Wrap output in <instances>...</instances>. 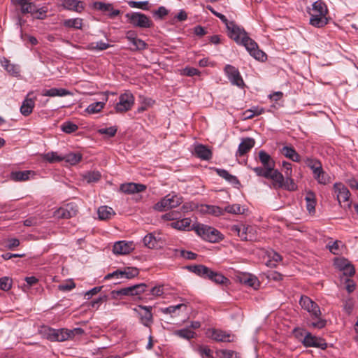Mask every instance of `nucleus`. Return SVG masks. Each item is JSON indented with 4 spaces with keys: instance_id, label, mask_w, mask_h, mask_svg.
Masks as SVG:
<instances>
[{
    "instance_id": "27",
    "label": "nucleus",
    "mask_w": 358,
    "mask_h": 358,
    "mask_svg": "<svg viewBox=\"0 0 358 358\" xmlns=\"http://www.w3.org/2000/svg\"><path fill=\"white\" fill-rule=\"evenodd\" d=\"M255 141L252 138H243L238 145L237 155L243 156L249 152L255 145Z\"/></svg>"
},
{
    "instance_id": "61",
    "label": "nucleus",
    "mask_w": 358,
    "mask_h": 358,
    "mask_svg": "<svg viewBox=\"0 0 358 358\" xmlns=\"http://www.w3.org/2000/svg\"><path fill=\"white\" fill-rule=\"evenodd\" d=\"M345 288L348 291V293H352L355 289V283L352 280H350L349 278L346 277L345 278Z\"/></svg>"
},
{
    "instance_id": "64",
    "label": "nucleus",
    "mask_w": 358,
    "mask_h": 358,
    "mask_svg": "<svg viewBox=\"0 0 358 358\" xmlns=\"http://www.w3.org/2000/svg\"><path fill=\"white\" fill-rule=\"evenodd\" d=\"M76 287L75 283L73 281L67 282L64 284H61L58 286V288L61 291H70Z\"/></svg>"
},
{
    "instance_id": "16",
    "label": "nucleus",
    "mask_w": 358,
    "mask_h": 358,
    "mask_svg": "<svg viewBox=\"0 0 358 358\" xmlns=\"http://www.w3.org/2000/svg\"><path fill=\"white\" fill-rule=\"evenodd\" d=\"M334 189L339 203L341 205L342 203H346L344 208H345V206L350 207V203L348 201L350 193L347 187L341 182H336L334 184Z\"/></svg>"
},
{
    "instance_id": "62",
    "label": "nucleus",
    "mask_w": 358,
    "mask_h": 358,
    "mask_svg": "<svg viewBox=\"0 0 358 358\" xmlns=\"http://www.w3.org/2000/svg\"><path fill=\"white\" fill-rule=\"evenodd\" d=\"M212 281L217 284H224L228 281V279L222 273L216 272V273L214 274V277Z\"/></svg>"
},
{
    "instance_id": "55",
    "label": "nucleus",
    "mask_w": 358,
    "mask_h": 358,
    "mask_svg": "<svg viewBox=\"0 0 358 358\" xmlns=\"http://www.w3.org/2000/svg\"><path fill=\"white\" fill-rule=\"evenodd\" d=\"M217 355L220 358H236V353L230 350H220L217 352Z\"/></svg>"
},
{
    "instance_id": "45",
    "label": "nucleus",
    "mask_w": 358,
    "mask_h": 358,
    "mask_svg": "<svg viewBox=\"0 0 358 358\" xmlns=\"http://www.w3.org/2000/svg\"><path fill=\"white\" fill-rule=\"evenodd\" d=\"M329 251L334 255H338L341 251V248L343 247V244L341 241H335L334 242L330 241L327 244V246Z\"/></svg>"
},
{
    "instance_id": "1",
    "label": "nucleus",
    "mask_w": 358,
    "mask_h": 358,
    "mask_svg": "<svg viewBox=\"0 0 358 358\" xmlns=\"http://www.w3.org/2000/svg\"><path fill=\"white\" fill-rule=\"evenodd\" d=\"M259 160L262 166L255 167L253 171L259 177L271 178V179H284L283 176L275 169V162L264 150L258 153Z\"/></svg>"
},
{
    "instance_id": "59",
    "label": "nucleus",
    "mask_w": 358,
    "mask_h": 358,
    "mask_svg": "<svg viewBox=\"0 0 358 358\" xmlns=\"http://www.w3.org/2000/svg\"><path fill=\"white\" fill-rule=\"evenodd\" d=\"M131 43L135 46V50H141L146 48V43L145 41L136 37L131 42Z\"/></svg>"
},
{
    "instance_id": "31",
    "label": "nucleus",
    "mask_w": 358,
    "mask_h": 358,
    "mask_svg": "<svg viewBox=\"0 0 358 358\" xmlns=\"http://www.w3.org/2000/svg\"><path fill=\"white\" fill-rule=\"evenodd\" d=\"M306 203V209L309 212L310 214H314L315 213V205H316V199L315 194L311 192H307L305 197Z\"/></svg>"
},
{
    "instance_id": "7",
    "label": "nucleus",
    "mask_w": 358,
    "mask_h": 358,
    "mask_svg": "<svg viewBox=\"0 0 358 358\" xmlns=\"http://www.w3.org/2000/svg\"><path fill=\"white\" fill-rule=\"evenodd\" d=\"M125 16L128 19L129 23L134 27L140 28H150L152 25V22L150 17L143 13L134 12L131 13H127Z\"/></svg>"
},
{
    "instance_id": "19",
    "label": "nucleus",
    "mask_w": 358,
    "mask_h": 358,
    "mask_svg": "<svg viewBox=\"0 0 358 358\" xmlns=\"http://www.w3.org/2000/svg\"><path fill=\"white\" fill-rule=\"evenodd\" d=\"M306 164L312 171L313 176L315 179L324 178V172L323 171L322 164L319 160L308 158L306 160Z\"/></svg>"
},
{
    "instance_id": "34",
    "label": "nucleus",
    "mask_w": 358,
    "mask_h": 358,
    "mask_svg": "<svg viewBox=\"0 0 358 358\" xmlns=\"http://www.w3.org/2000/svg\"><path fill=\"white\" fill-rule=\"evenodd\" d=\"M281 153L287 158L290 159L293 162H299L300 156L296 151L292 148L289 146H284L281 150Z\"/></svg>"
},
{
    "instance_id": "17",
    "label": "nucleus",
    "mask_w": 358,
    "mask_h": 358,
    "mask_svg": "<svg viewBox=\"0 0 358 358\" xmlns=\"http://www.w3.org/2000/svg\"><path fill=\"white\" fill-rule=\"evenodd\" d=\"M152 308L151 306H138V308L134 309L138 313L141 323L146 327H150L153 322Z\"/></svg>"
},
{
    "instance_id": "11",
    "label": "nucleus",
    "mask_w": 358,
    "mask_h": 358,
    "mask_svg": "<svg viewBox=\"0 0 358 358\" xmlns=\"http://www.w3.org/2000/svg\"><path fill=\"white\" fill-rule=\"evenodd\" d=\"M224 72L232 85L238 87H242L244 85L240 72L235 66L227 64L224 67Z\"/></svg>"
},
{
    "instance_id": "14",
    "label": "nucleus",
    "mask_w": 358,
    "mask_h": 358,
    "mask_svg": "<svg viewBox=\"0 0 358 358\" xmlns=\"http://www.w3.org/2000/svg\"><path fill=\"white\" fill-rule=\"evenodd\" d=\"M302 343L306 347L319 348L322 350H325L327 347V344L324 339L313 336L309 332L306 333Z\"/></svg>"
},
{
    "instance_id": "40",
    "label": "nucleus",
    "mask_w": 358,
    "mask_h": 358,
    "mask_svg": "<svg viewBox=\"0 0 358 358\" xmlns=\"http://www.w3.org/2000/svg\"><path fill=\"white\" fill-rule=\"evenodd\" d=\"M63 24L68 28L80 29L83 26V20L80 18L68 19L64 21Z\"/></svg>"
},
{
    "instance_id": "43",
    "label": "nucleus",
    "mask_w": 358,
    "mask_h": 358,
    "mask_svg": "<svg viewBox=\"0 0 358 358\" xmlns=\"http://www.w3.org/2000/svg\"><path fill=\"white\" fill-rule=\"evenodd\" d=\"M63 155H59L57 152H50L44 155V159L50 163L59 162L62 161Z\"/></svg>"
},
{
    "instance_id": "41",
    "label": "nucleus",
    "mask_w": 358,
    "mask_h": 358,
    "mask_svg": "<svg viewBox=\"0 0 358 358\" xmlns=\"http://www.w3.org/2000/svg\"><path fill=\"white\" fill-rule=\"evenodd\" d=\"M268 257L269 260L266 262V265L271 267L275 266L276 263L282 260L281 256L273 250L268 252Z\"/></svg>"
},
{
    "instance_id": "48",
    "label": "nucleus",
    "mask_w": 358,
    "mask_h": 358,
    "mask_svg": "<svg viewBox=\"0 0 358 358\" xmlns=\"http://www.w3.org/2000/svg\"><path fill=\"white\" fill-rule=\"evenodd\" d=\"M123 278L131 279L138 275V270L136 268L128 267L122 271Z\"/></svg>"
},
{
    "instance_id": "20",
    "label": "nucleus",
    "mask_w": 358,
    "mask_h": 358,
    "mask_svg": "<svg viewBox=\"0 0 358 358\" xmlns=\"http://www.w3.org/2000/svg\"><path fill=\"white\" fill-rule=\"evenodd\" d=\"M217 17L225 24L227 29L229 31V36L232 39H236L238 36L236 35L238 31H240L241 27L236 24L233 21H229L227 18L219 13Z\"/></svg>"
},
{
    "instance_id": "23",
    "label": "nucleus",
    "mask_w": 358,
    "mask_h": 358,
    "mask_svg": "<svg viewBox=\"0 0 358 358\" xmlns=\"http://www.w3.org/2000/svg\"><path fill=\"white\" fill-rule=\"evenodd\" d=\"M62 6L66 10L81 13L85 9V3L78 0H63Z\"/></svg>"
},
{
    "instance_id": "52",
    "label": "nucleus",
    "mask_w": 358,
    "mask_h": 358,
    "mask_svg": "<svg viewBox=\"0 0 358 358\" xmlns=\"http://www.w3.org/2000/svg\"><path fill=\"white\" fill-rule=\"evenodd\" d=\"M186 306L183 303L178 304L176 306H170L163 310V313L169 314H175L179 310H186Z\"/></svg>"
},
{
    "instance_id": "57",
    "label": "nucleus",
    "mask_w": 358,
    "mask_h": 358,
    "mask_svg": "<svg viewBox=\"0 0 358 358\" xmlns=\"http://www.w3.org/2000/svg\"><path fill=\"white\" fill-rule=\"evenodd\" d=\"M212 171L216 172L217 176L224 179H236L235 176L230 175L226 170L221 169H211Z\"/></svg>"
},
{
    "instance_id": "26",
    "label": "nucleus",
    "mask_w": 358,
    "mask_h": 358,
    "mask_svg": "<svg viewBox=\"0 0 358 358\" xmlns=\"http://www.w3.org/2000/svg\"><path fill=\"white\" fill-rule=\"evenodd\" d=\"M171 228L180 231L193 230L192 220L190 218L178 219L176 221L172 222L169 224Z\"/></svg>"
},
{
    "instance_id": "49",
    "label": "nucleus",
    "mask_w": 358,
    "mask_h": 358,
    "mask_svg": "<svg viewBox=\"0 0 358 358\" xmlns=\"http://www.w3.org/2000/svg\"><path fill=\"white\" fill-rule=\"evenodd\" d=\"M343 266L341 268L343 271V274L346 275V277H350L354 275L355 268L352 265L346 262V260L342 261Z\"/></svg>"
},
{
    "instance_id": "35",
    "label": "nucleus",
    "mask_w": 358,
    "mask_h": 358,
    "mask_svg": "<svg viewBox=\"0 0 358 358\" xmlns=\"http://www.w3.org/2000/svg\"><path fill=\"white\" fill-rule=\"evenodd\" d=\"M115 214L113 209L107 206H103L98 208L99 218L101 220H108Z\"/></svg>"
},
{
    "instance_id": "3",
    "label": "nucleus",
    "mask_w": 358,
    "mask_h": 358,
    "mask_svg": "<svg viewBox=\"0 0 358 358\" xmlns=\"http://www.w3.org/2000/svg\"><path fill=\"white\" fill-rule=\"evenodd\" d=\"M327 13L325 3L322 1H316L308 10L310 24L317 28L323 27L328 23Z\"/></svg>"
},
{
    "instance_id": "47",
    "label": "nucleus",
    "mask_w": 358,
    "mask_h": 358,
    "mask_svg": "<svg viewBox=\"0 0 358 358\" xmlns=\"http://www.w3.org/2000/svg\"><path fill=\"white\" fill-rule=\"evenodd\" d=\"M143 243L148 248H154L157 246V241L152 234H149L143 238Z\"/></svg>"
},
{
    "instance_id": "56",
    "label": "nucleus",
    "mask_w": 358,
    "mask_h": 358,
    "mask_svg": "<svg viewBox=\"0 0 358 358\" xmlns=\"http://www.w3.org/2000/svg\"><path fill=\"white\" fill-rule=\"evenodd\" d=\"M12 280L8 277L0 278V289L3 291H8L11 288Z\"/></svg>"
},
{
    "instance_id": "6",
    "label": "nucleus",
    "mask_w": 358,
    "mask_h": 358,
    "mask_svg": "<svg viewBox=\"0 0 358 358\" xmlns=\"http://www.w3.org/2000/svg\"><path fill=\"white\" fill-rule=\"evenodd\" d=\"M231 231L236 234L243 241H252L256 238V229L250 225L234 224L231 226Z\"/></svg>"
},
{
    "instance_id": "51",
    "label": "nucleus",
    "mask_w": 358,
    "mask_h": 358,
    "mask_svg": "<svg viewBox=\"0 0 358 358\" xmlns=\"http://www.w3.org/2000/svg\"><path fill=\"white\" fill-rule=\"evenodd\" d=\"M117 128L115 126L108 128H101L98 129L97 132L99 134L106 135L108 137H113L117 133Z\"/></svg>"
},
{
    "instance_id": "28",
    "label": "nucleus",
    "mask_w": 358,
    "mask_h": 358,
    "mask_svg": "<svg viewBox=\"0 0 358 358\" xmlns=\"http://www.w3.org/2000/svg\"><path fill=\"white\" fill-rule=\"evenodd\" d=\"M145 186L142 184H138L134 182H128L122 184L120 186V189L127 194H134L137 192H143L145 189Z\"/></svg>"
},
{
    "instance_id": "25",
    "label": "nucleus",
    "mask_w": 358,
    "mask_h": 358,
    "mask_svg": "<svg viewBox=\"0 0 358 358\" xmlns=\"http://www.w3.org/2000/svg\"><path fill=\"white\" fill-rule=\"evenodd\" d=\"M194 273L196 275L203 278L210 280L211 281L213 279L214 274L216 273V271L211 270L204 265H196L193 266L192 270Z\"/></svg>"
},
{
    "instance_id": "58",
    "label": "nucleus",
    "mask_w": 358,
    "mask_h": 358,
    "mask_svg": "<svg viewBox=\"0 0 358 358\" xmlns=\"http://www.w3.org/2000/svg\"><path fill=\"white\" fill-rule=\"evenodd\" d=\"M135 287H127L119 290L113 291V294H115L117 295H124V296H132V291Z\"/></svg>"
},
{
    "instance_id": "2",
    "label": "nucleus",
    "mask_w": 358,
    "mask_h": 358,
    "mask_svg": "<svg viewBox=\"0 0 358 358\" xmlns=\"http://www.w3.org/2000/svg\"><path fill=\"white\" fill-rule=\"evenodd\" d=\"M236 35L238 38L233 40L237 43L244 45L250 55L255 59L260 61H264L266 59V55L259 49L256 42L248 36V34L243 28H241L240 31H238Z\"/></svg>"
},
{
    "instance_id": "29",
    "label": "nucleus",
    "mask_w": 358,
    "mask_h": 358,
    "mask_svg": "<svg viewBox=\"0 0 358 358\" xmlns=\"http://www.w3.org/2000/svg\"><path fill=\"white\" fill-rule=\"evenodd\" d=\"M195 155L201 159L209 160L212 157L211 150L206 145L199 144L194 147Z\"/></svg>"
},
{
    "instance_id": "10",
    "label": "nucleus",
    "mask_w": 358,
    "mask_h": 358,
    "mask_svg": "<svg viewBox=\"0 0 358 358\" xmlns=\"http://www.w3.org/2000/svg\"><path fill=\"white\" fill-rule=\"evenodd\" d=\"M299 303L301 306L311 315L312 317H318L321 315L322 313L319 306L308 296H302Z\"/></svg>"
},
{
    "instance_id": "13",
    "label": "nucleus",
    "mask_w": 358,
    "mask_h": 358,
    "mask_svg": "<svg viewBox=\"0 0 358 358\" xmlns=\"http://www.w3.org/2000/svg\"><path fill=\"white\" fill-rule=\"evenodd\" d=\"M206 334L208 337L218 342H233L235 338L234 335L220 329H208Z\"/></svg>"
},
{
    "instance_id": "63",
    "label": "nucleus",
    "mask_w": 358,
    "mask_h": 358,
    "mask_svg": "<svg viewBox=\"0 0 358 358\" xmlns=\"http://www.w3.org/2000/svg\"><path fill=\"white\" fill-rule=\"evenodd\" d=\"M132 287H135V289L132 291V296H135L144 292L147 285L144 283H141L133 285Z\"/></svg>"
},
{
    "instance_id": "21",
    "label": "nucleus",
    "mask_w": 358,
    "mask_h": 358,
    "mask_svg": "<svg viewBox=\"0 0 358 358\" xmlns=\"http://www.w3.org/2000/svg\"><path fill=\"white\" fill-rule=\"evenodd\" d=\"M32 94V92L28 93V94L22 101L20 110L21 114L24 116L29 115L32 113L33 109L35 106L36 97H30L31 94Z\"/></svg>"
},
{
    "instance_id": "18",
    "label": "nucleus",
    "mask_w": 358,
    "mask_h": 358,
    "mask_svg": "<svg viewBox=\"0 0 358 358\" xmlns=\"http://www.w3.org/2000/svg\"><path fill=\"white\" fill-rule=\"evenodd\" d=\"M12 1L24 15L28 13L34 15L36 11V6L32 2V0H12Z\"/></svg>"
},
{
    "instance_id": "42",
    "label": "nucleus",
    "mask_w": 358,
    "mask_h": 358,
    "mask_svg": "<svg viewBox=\"0 0 358 358\" xmlns=\"http://www.w3.org/2000/svg\"><path fill=\"white\" fill-rule=\"evenodd\" d=\"M110 45L102 41L93 42L87 45V50H105L110 48Z\"/></svg>"
},
{
    "instance_id": "39",
    "label": "nucleus",
    "mask_w": 358,
    "mask_h": 358,
    "mask_svg": "<svg viewBox=\"0 0 358 358\" xmlns=\"http://www.w3.org/2000/svg\"><path fill=\"white\" fill-rule=\"evenodd\" d=\"M106 102L97 101L90 104L85 111L89 114H95L100 112L105 106Z\"/></svg>"
},
{
    "instance_id": "9",
    "label": "nucleus",
    "mask_w": 358,
    "mask_h": 358,
    "mask_svg": "<svg viewBox=\"0 0 358 358\" xmlns=\"http://www.w3.org/2000/svg\"><path fill=\"white\" fill-rule=\"evenodd\" d=\"M134 104L133 94L130 92H125L119 96V101L116 103L115 108L117 113H124L131 110Z\"/></svg>"
},
{
    "instance_id": "54",
    "label": "nucleus",
    "mask_w": 358,
    "mask_h": 358,
    "mask_svg": "<svg viewBox=\"0 0 358 358\" xmlns=\"http://www.w3.org/2000/svg\"><path fill=\"white\" fill-rule=\"evenodd\" d=\"M94 8L96 10L108 12L112 10V4L101 1H96L94 3Z\"/></svg>"
},
{
    "instance_id": "46",
    "label": "nucleus",
    "mask_w": 358,
    "mask_h": 358,
    "mask_svg": "<svg viewBox=\"0 0 358 358\" xmlns=\"http://www.w3.org/2000/svg\"><path fill=\"white\" fill-rule=\"evenodd\" d=\"M224 211L234 215L242 214L244 212V208L239 204H233L226 206Z\"/></svg>"
},
{
    "instance_id": "53",
    "label": "nucleus",
    "mask_w": 358,
    "mask_h": 358,
    "mask_svg": "<svg viewBox=\"0 0 358 358\" xmlns=\"http://www.w3.org/2000/svg\"><path fill=\"white\" fill-rule=\"evenodd\" d=\"M148 3H149V2L148 1H128V5L131 8H139V9L145 10H148Z\"/></svg>"
},
{
    "instance_id": "5",
    "label": "nucleus",
    "mask_w": 358,
    "mask_h": 358,
    "mask_svg": "<svg viewBox=\"0 0 358 358\" xmlns=\"http://www.w3.org/2000/svg\"><path fill=\"white\" fill-rule=\"evenodd\" d=\"M182 203V197L175 192L166 195L154 206V209L157 211H164L170 208H174Z\"/></svg>"
},
{
    "instance_id": "22",
    "label": "nucleus",
    "mask_w": 358,
    "mask_h": 358,
    "mask_svg": "<svg viewBox=\"0 0 358 358\" xmlns=\"http://www.w3.org/2000/svg\"><path fill=\"white\" fill-rule=\"evenodd\" d=\"M134 250L132 243H127L124 241L116 242L113 248V252L116 255H127Z\"/></svg>"
},
{
    "instance_id": "44",
    "label": "nucleus",
    "mask_w": 358,
    "mask_h": 358,
    "mask_svg": "<svg viewBox=\"0 0 358 358\" xmlns=\"http://www.w3.org/2000/svg\"><path fill=\"white\" fill-rule=\"evenodd\" d=\"M78 125L70 122V121L64 122L61 125V130L63 132L66 133V134L73 133V132L76 131L78 130Z\"/></svg>"
},
{
    "instance_id": "36",
    "label": "nucleus",
    "mask_w": 358,
    "mask_h": 358,
    "mask_svg": "<svg viewBox=\"0 0 358 358\" xmlns=\"http://www.w3.org/2000/svg\"><path fill=\"white\" fill-rule=\"evenodd\" d=\"M35 176V173L33 171H13L10 173V179H29L30 178H34Z\"/></svg>"
},
{
    "instance_id": "8",
    "label": "nucleus",
    "mask_w": 358,
    "mask_h": 358,
    "mask_svg": "<svg viewBox=\"0 0 358 358\" xmlns=\"http://www.w3.org/2000/svg\"><path fill=\"white\" fill-rule=\"evenodd\" d=\"M78 206L75 203H69L54 212V216L59 219H69L77 215Z\"/></svg>"
},
{
    "instance_id": "37",
    "label": "nucleus",
    "mask_w": 358,
    "mask_h": 358,
    "mask_svg": "<svg viewBox=\"0 0 358 358\" xmlns=\"http://www.w3.org/2000/svg\"><path fill=\"white\" fill-rule=\"evenodd\" d=\"M82 159V155L80 152H70L63 155L62 161L70 165H76Z\"/></svg>"
},
{
    "instance_id": "32",
    "label": "nucleus",
    "mask_w": 358,
    "mask_h": 358,
    "mask_svg": "<svg viewBox=\"0 0 358 358\" xmlns=\"http://www.w3.org/2000/svg\"><path fill=\"white\" fill-rule=\"evenodd\" d=\"M1 64L3 69L12 76H17L19 75V66L15 64H10V61L7 59L3 58L2 59H1Z\"/></svg>"
},
{
    "instance_id": "12",
    "label": "nucleus",
    "mask_w": 358,
    "mask_h": 358,
    "mask_svg": "<svg viewBox=\"0 0 358 358\" xmlns=\"http://www.w3.org/2000/svg\"><path fill=\"white\" fill-rule=\"evenodd\" d=\"M266 184L276 190L294 191L297 189L294 180H267Z\"/></svg>"
},
{
    "instance_id": "30",
    "label": "nucleus",
    "mask_w": 358,
    "mask_h": 358,
    "mask_svg": "<svg viewBox=\"0 0 358 358\" xmlns=\"http://www.w3.org/2000/svg\"><path fill=\"white\" fill-rule=\"evenodd\" d=\"M71 94V92L64 88H51L45 90L42 92V95L45 96H64Z\"/></svg>"
},
{
    "instance_id": "60",
    "label": "nucleus",
    "mask_w": 358,
    "mask_h": 358,
    "mask_svg": "<svg viewBox=\"0 0 358 358\" xmlns=\"http://www.w3.org/2000/svg\"><path fill=\"white\" fill-rule=\"evenodd\" d=\"M317 319L315 322H313L310 324V327L317 329H322L326 326L327 321L324 319H322L320 316L318 317H315Z\"/></svg>"
},
{
    "instance_id": "50",
    "label": "nucleus",
    "mask_w": 358,
    "mask_h": 358,
    "mask_svg": "<svg viewBox=\"0 0 358 358\" xmlns=\"http://www.w3.org/2000/svg\"><path fill=\"white\" fill-rule=\"evenodd\" d=\"M180 213L176 210H172L162 215V219L167 221H176L180 218Z\"/></svg>"
},
{
    "instance_id": "33",
    "label": "nucleus",
    "mask_w": 358,
    "mask_h": 358,
    "mask_svg": "<svg viewBox=\"0 0 358 358\" xmlns=\"http://www.w3.org/2000/svg\"><path fill=\"white\" fill-rule=\"evenodd\" d=\"M199 210L203 213H208L219 216L224 213V210L218 206L210 205H201Z\"/></svg>"
},
{
    "instance_id": "15",
    "label": "nucleus",
    "mask_w": 358,
    "mask_h": 358,
    "mask_svg": "<svg viewBox=\"0 0 358 358\" xmlns=\"http://www.w3.org/2000/svg\"><path fill=\"white\" fill-rule=\"evenodd\" d=\"M46 336L50 341L63 342L69 339V333L67 332V329H49Z\"/></svg>"
},
{
    "instance_id": "24",
    "label": "nucleus",
    "mask_w": 358,
    "mask_h": 358,
    "mask_svg": "<svg viewBox=\"0 0 358 358\" xmlns=\"http://www.w3.org/2000/svg\"><path fill=\"white\" fill-rule=\"evenodd\" d=\"M238 281L245 285L257 289L259 282L257 278L250 273H242L237 276Z\"/></svg>"
},
{
    "instance_id": "38",
    "label": "nucleus",
    "mask_w": 358,
    "mask_h": 358,
    "mask_svg": "<svg viewBox=\"0 0 358 358\" xmlns=\"http://www.w3.org/2000/svg\"><path fill=\"white\" fill-rule=\"evenodd\" d=\"M176 336L180 337L182 338L189 340L196 336L195 332L190 329V328H184L179 330H176L174 332Z\"/></svg>"
},
{
    "instance_id": "4",
    "label": "nucleus",
    "mask_w": 358,
    "mask_h": 358,
    "mask_svg": "<svg viewBox=\"0 0 358 358\" xmlns=\"http://www.w3.org/2000/svg\"><path fill=\"white\" fill-rule=\"evenodd\" d=\"M192 229L203 240L210 243H217L223 238L218 230L203 224H192Z\"/></svg>"
}]
</instances>
